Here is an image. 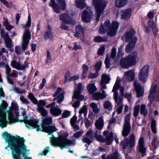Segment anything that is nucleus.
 <instances>
[{
	"label": "nucleus",
	"instance_id": "obj_1",
	"mask_svg": "<svg viewBox=\"0 0 159 159\" xmlns=\"http://www.w3.org/2000/svg\"><path fill=\"white\" fill-rule=\"evenodd\" d=\"M2 136L7 143L8 147H9L11 150L12 155L16 153L14 151L16 148L19 149L20 151L21 152L22 149L25 148L26 152H25L24 155H22L24 157L25 156L26 152L29 151V149L27 150V146L25 143V140L23 137H20L18 135L16 137L13 135H11L7 131L4 132L2 134Z\"/></svg>",
	"mask_w": 159,
	"mask_h": 159
},
{
	"label": "nucleus",
	"instance_id": "obj_2",
	"mask_svg": "<svg viewBox=\"0 0 159 159\" xmlns=\"http://www.w3.org/2000/svg\"><path fill=\"white\" fill-rule=\"evenodd\" d=\"M120 78L117 77L112 90L114 92L113 98L116 103L117 111L119 114L122 111L123 105L121 102L124 96V88L120 86Z\"/></svg>",
	"mask_w": 159,
	"mask_h": 159
},
{
	"label": "nucleus",
	"instance_id": "obj_3",
	"mask_svg": "<svg viewBox=\"0 0 159 159\" xmlns=\"http://www.w3.org/2000/svg\"><path fill=\"white\" fill-rule=\"evenodd\" d=\"M68 134L65 133L64 136L59 135L57 137L53 136L50 138V141L52 144L54 146H58L62 149L64 148H67L69 146H72L75 144V141H73L69 140L66 138L67 137Z\"/></svg>",
	"mask_w": 159,
	"mask_h": 159
},
{
	"label": "nucleus",
	"instance_id": "obj_4",
	"mask_svg": "<svg viewBox=\"0 0 159 159\" xmlns=\"http://www.w3.org/2000/svg\"><path fill=\"white\" fill-rule=\"evenodd\" d=\"M109 20L105 21L104 24L101 25L99 29L100 34H104L108 31L107 34L111 36H114L116 34L119 23L117 21L113 22L111 25Z\"/></svg>",
	"mask_w": 159,
	"mask_h": 159
},
{
	"label": "nucleus",
	"instance_id": "obj_5",
	"mask_svg": "<svg viewBox=\"0 0 159 159\" xmlns=\"http://www.w3.org/2000/svg\"><path fill=\"white\" fill-rule=\"evenodd\" d=\"M139 60L138 54L135 52H133L126 57L122 58L120 61V65L122 67L128 69L135 65Z\"/></svg>",
	"mask_w": 159,
	"mask_h": 159
},
{
	"label": "nucleus",
	"instance_id": "obj_6",
	"mask_svg": "<svg viewBox=\"0 0 159 159\" xmlns=\"http://www.w3.org/2000/svg\"><path fill=\"white\" fill-rule=\"evenodd\" d=\"M52 122V119L50 117H47L43 119L42 127V130L50 134L52 133L56 132L57 129L54 125L50 126L49 125Z\"/></svg>",
	"mask_w": 159,
	"mask_h": 159
},
{
	"label": "nucleus",
	"instance_id": "obj_7",
	"mask_svg": "<svg viewBox=\"0 0 159 159\" xmlns=\"http://www.w3.org/2000/svg\"><path fill=\"white\" fill-rule=\"evenodd\" d=\"M93 3L96 11V19L98 20L102 11L106 6V3L103 0H94Z\"/></svg>",
	"mask_w": 159,
	"mask_h": 159
},
{
	"label": "nucleus",
	"instance_id": "obj_8",
	"mask_svg": "<svg viewBox=\"0 0 159 159\" xmlns=\"http://www.w3.org/2000/svg\"><path fill=\"white\" fill-rule=\"evenodd\" d=\"M59 6L55 3L54 0H51L49 5L52 7L54 11L57 13H59L61 10H64L66 7V4L64 0H56Z\"/></svg>",
	"mask_w": 159,
	"mask_h": 159
},
{
	"label": "nucleus",
	"instance_id": "obj_9",
	"mask_svg": "<svg viewBox=\"0 0 159 159\" xmlns=\"http://www.w3.org/2000/svg\"><path fill=\"white\" fill-rule=\"evenodd\" d=\"M31 39V35L29 30H25L23 35L22 42L21 44L23 51H25Z\"/></svg>",
	"mask_w": 159,
	"mask_h": 159
},
{
	"label": "nucleus",
	"instance_id": "obj_10",
	"mask_svg": "<svg viewBox=\"0 0 159 159\" xmlns=\"http://www.w3.org/2000/svg\"><path fill=\"white\" fill-rule=\"evenodd\" d=\"M149 67L147 65L144 66L140 70L138 75L139 80L144 82L148 79L149 75Z\"/></svg>",
	"mask_w": 159,
	"mask_h": 159
},
{
	"label": "nucleus",
	"instance_id": "obj_11",
	"mask_svg": "<svg viewBox=\"0 0 159 159\" xmlns=\"http://www.w3.org/2000/svg\"><path fill=\"white\" fill-rule=\"evenodd\" d=\"M84 88V86L81 83H79L75 86V90L73 98H75L78 100H82L84 99V96L80 94V93L83 91Z\"/></svg>",
	"mask_w": 159,
	"mask_h": 159
},
{
	"label": "nucleus",
	"instance_id": "obj_12",
	"mask_svg": "<svg viewBox=\"0 0 159 159\" xmlns=\"http://www.w3.org/2000/svg\"><path fill=\"white\" fill-rule=\"evenodd\" d=\"M130 116V114H128L125 117V122L122 132V134L124 137L127 136L130 132V126L129 121Z\"/></svg>",
	"mask_w": 159,
	"mask_h": 159
},
{
	"label": "nucleus",
	"instance_id": "obj_13",
	"mask_svg": "<svg viewBox=\"0 0 159 159\" xmlns=\"http://www.w3.org/2000/svg\"><path fill=\"white\" fill-rule=\"evenodd\" d=\"M159 95V85L158 84H153L150 91V95L148 98L151 104L152 103L154 98Z\"/></svg>",
	"mask_w": 159,
	"mask_h": 159
},
{
	"label": "nucleus",
	"instance_id": "obj_14",
	"mask_svg": "<svg viewBox=\"0 0 159 159\" xmlns=\"http://www.w3.org/2000/svg\"><path fill=\"white\" fill-rule=\"evenodd\" d=\"M135 137L134 134H131L129 140L125 139L124 141L121 143V145L122 146V148L124 149H125L128 145L130 148L133 147L135 144Z\"/></svg>",
	"mask_w": 159,
	"mask_h": 159
},
{
	"label": "nucleus",
	"instance_id": "obj_15",
	"mask_svg": "<svg viewBox=\"0 0 159 159\" xmlns=\"http://www.w3.org/2000/svg\"><path fill=\"white\" fill-rule=\"evenodd\" d=\"M112 135L111 133H108L107 131H104V135L105 136V140L102 139V136L100 135H97L96 134H95V137L97 140L101 142H105L107 145L111 144V138L110 136Z\"/></svg>",
	"mask_w": 159,
	"mask_h": 159
},
{
	"label": "nucleus",
	"instance_id": "obj_16",
	"mask_svg": "<svg viewBox=\"0 0 159 159\" xmlns=\"http://www.w3.org/2000/svg\"><path fill=\"white\" fill-rule=\"evenodd\" d=\"M65 93V92L61 88H58L53 96L54 100H57V102L60 104L64 100Z\"/></svg>",
	"mask_w": 159,
	"mask_h": 159
},
{
	"label": "nucleus",
	"instance_id": "obj_17",
	"mask_svg": "<svg viewBox=\"0 0 159 159\" xmlns=\"http://www.w3.org/2000/svg\"><path fill=\"white\" fill-rule=\"evenodd\" d=\"M55 103L53 102L47 106V108H50V112L53 115L55 116H58L61 113V110L58 108L55 107Z\"/></svg>",
	"mask_w": 159,
	"mask_h": 159
},
{
	"label": "nucleus",
	"instance_id": "obj_18",
	"mask_svg": "<svg viewBox=\"0 0 159 159\" xmlns=\"http://www.w3.org/2000/svg\"><path fill=\"white\" fill-rule=\"evenodd\" d=\"M135 73L133 70H129L125 72L123 80L125 82H130L134 78Z\"/></svg>",
	"mask_w": 159,
	"mask_h": 159
},
{
	"label": "nucleus",
	"instance_id": "obj_19",
	"mask_svg": "<svg viewBox=\"0 0 159 159\" xmlns=\"http://www.w3.org/2000/svg\"><path fill=\"white\" fill-rule=\"evenodd\" d=\"M134 85L137 93V97L139 98L142 96L143 95L144 91L143 88L140 86L139 82L136 81H135L134 82Z\"/></svg>",
	"mask_w": 159,
	"mask_h": 159
},
{
	"label": "nucleus",
	"instance_id": "obj_20",
	"mask_svg": "<svg viewBox=\"0 0 159 159\" xmlns=\"http://www.w3.org/2000/svg\"><path fill=\"white\" fill-rule=\"evenodd\" d=\"M137 150L138 152L141 153L142 156L145 155L146 148L144 147L143 138L142 137H141L139 139Z\"/></svg>",
	"mask_w": 159,
	"mask_h": 159
},
{
	"label": "nucleus",
	"instance_id": "obj_21",
	"mask_svg": "<svg viewBox=\"0 0 159 159\" xmlns=\"http://www.w3.org/2000/svg\"><path fill=\"white\" fill-rule=\"evenodd\" d=\"M134 33L133 29H131L129 30L126 32L125 34L121 38V39L123 41L127 42L129 40H131L132 36Z\"/></svg>",
	"mask_w": 159,
	"mask_h": 159
},
{
	"label": "nucleus",
	"instance_id": "obj_22",
	"mask_svg": "<svg viewBox=\"0 0 159 159\" xmlns=\"http://www.w3.org/2000/svg\"><path fill=\"white\" fill-rule=\"evenodd\" d=\"M14 151L16 153L12 154L13 159H21V155H24L25 152H26L25 148L22 149L21 152L18 148H16Z\"/></svg>",
	"mask_w": 159,
	"mask_h": 159
},
{
	"label": "nucleus",
	"instance_id": "obj_23",
	"mask_svg": "<svg viewBox=\"0 0 159 159\" xmlns=\"http://www.w3.org/2000/svg\"><path fill=\"white\" fill-rule=\"evenodd\" d=\"M8 105L5 101H2V104L0 105V116H7V109Z\"/></svg>",
	"mask_w": 159,
	"mask_h": 159
},
{
	"label": "nucleus",
	"instance_id": "obj_24",
	"mask_svg": "<svg viewBox=\"0 0 159 159\" xmlns=\"http://www.w3.org/2000/svg\"><path fill=\"white\" fill-rule=\"evenodd\" d=\"M27 124L32 127V129H36L37 131H40V125L38 124L39 120L36 119H30Z\"/></svg>",
	"mask_w": 159,
	"mask_h": 159
},
{
	"label": "nucleus",
	"instance_id": "obj_25",
	"mask_svg": "<svg viewBox=\"0 0 159 159\" xmlns=\"http://www.w3.org/2000/svg\"><path fill=\"white\" fill-rule=\"evenodd\" d=\"M102 93L96 92L93 95V98L95 100H98L100 99H103L107 96V94L105 91L102 90Z\"/></svg>",
	"mask_w": 159,
	"mask_h": 159
},
{
	"label": "nucleus",
	"instance_id": "obj_26",
	"mask_svg": "<svg viewBox=\"0 0 159 159\" xmlns=\"http://www.w3.org/2000/svg\"><path fill=\"white\" fill-rule=\"evenodd\" d=\"M84 35V30L82 26L80 25L77 26L76 28L75 36L78 38H80L82 39Z\"/></svg>",
	"mask_w": 159,
	"mask_h": 159
},
{
	"label": "nucleus",
	"instance_id": "obj_27",
	"mask_svg": "<svg viewBox=\"0 0 159 159\" xmlns=\"http://www.w3.org/2000/svg\"><path fill=\"white\" fill-rule=\"evenodd\" d=\"M92 13L91 12L88 13L85 11L82 13V19L85 22H88L90 21L92 17Z\"/></svg>",
	"mask_w": 159,
	"mask_h": 159
},
{
	"label": "nucleus",
	"instance_id": "obj_28",
	"mask_svg": "<svg viewBox=\"0 0 159 159\" xmlns=\"http://www.w3.org/2000/svg\"><path fill=\"white\" fill-rule=\"evenodd\" d=\"M88 90L90 94H93L97 90L93 81L90 82L87 86Z\"/></svg>",
	"mask_w": 159,
	"mask_h": 159
},
{
	"label": "nucleus",
	"instance_id": "obj_29",
	"mask_svg": "<svg viewBox=\"0 0 159 159\" xmlns=\"http://www.w3.org/2000/svg\"><path fill=\"white\" fill-rule=\"evenodd\" d=\"M102 159H120V157L117 151H116L114 152L107 157H106L105 155L103 156Z\"/></svg>",
	"mask_w": 159,
	"mask_h": 159
},
{
	"label": "nucleus",
	"instance_id": "obj_30",
	"mask_svg": "<svg viewBox=\"0 0 159 159\" xmlns=\"http://www.w3.org/2000/svg\"><path fill=\"white\" fill-rule=\"evenodd\" d=\"M0 120L2 122L0 123V127L2 129L6 127L7 124H10L11 123V121L10 122L7 120V116H0Z\"/></svg>",
	"mask_w": 159,
	"mask_h": 159
},
{
	"label": "nucleus",
	"instance_id": "obj_31",
	"mask_svg": "<svg viewBox=\"0 0 159 159\" xmlns=\"http://www.w3.org/2000/svg\"><path fill=\"white\" fill-rule=\"evenodd\" d=\"M54 36L52 30L49 26H48L47 31L44 35V38L46 40L49 39L51 40L53 39Z\"/></svg>",
	"mask_w": 159,
	"mask_h": 159
},
{
	"label": "nucleus",
	"instance_id": "obj_32",
	"mask_svg": "<svg viewBox=\"0 0 159 159\" xmlns=\"http://www.w3.org/2000/svg\"><path fill=\"white\" fill-rule=\"evenodd\" d=\"M60 19L63 22L67 23H71L72 20L66 14H61L60 16Z\"/></svg>",
	"mask_w": 159,
	"mask_h": 159
},
{
	"label": "nucleus",
	"instance_id": "obj_33",
	"mask_svg": "<svg viewBox=\"0 0 159 159\" xmlns=\"http://www.w3.org/2000/svg\"><path fill=\"white\" fill-rule=\"evenodd\" d=\"M96 127L98 129H101L104 125V121L102 118L100 117L95 123Z\"/></svg>",
	"mask_w": 159,
	"mask_h": 159
},
{
	"label": "nucleus",
	"instance_id": "obj_34",
	"mask_svg": "<svg viewBox=\"0 0 159 159\" xmlns=\"http://www.w3.org/2000/svg\"><path fill=\"white\" fill-rule=\"evenodd\" d=\"M131 10L128 9L122 11V18L126 20L129 18L131 16Z\"/></svg>",
	"mask_w": 159,
	"mask_h": 159
},
{
	"label": "nucleus",
	"instance_id": "obj_35",
	"mask_svg": "<svg viewBox=\"0 0 159 159\" xmlns=\"http://www.w3.org/2000/svg\"><path fill=\"white\" fill-rule=\"evenodd\" d=\"M79 117H81L82 114H83L84 117H86L88 113V108L87 106H83L81 107L79 111Z\"/></svg>",
	"mask_w": 159,
	"mask_h": 159
},
{
	"label": "nucleus",
	"instance_id": "obj_36",
	"mask_svg": "<svg viewBox=\"0 0 159 159\" xmlns=\"http://www.w3.org/2000/svg\"><path fill=\"white\" fill-rule=\"evenodd\" d=\"M5 43L6 44V47L9 48H11L12 46L11 40L7 34L5 35Z\"/></svg>",
	"mask_w": 159,
	"mask_h": 159
},
{
	"label": "nucleus",
	"instance_id": "obj_37",
	"mask_svg": "<svg viewBox=\"0 0 159 159\" xmlns=\"http://www.w3.org/2000/svg\"><path fill=\"white\" fill-rule=\"evenodd\" d=\"M110 80L109 75L103 74L102 75L101 82L104 83L105 84H106L109 83Z\"/></svg>",
	"mask_w": 159,
	"mask_h": 159
},
{
	"label": "nucleus",
	"instance_id": "obj_38",
	"mask_svg": "<svg viewBox=\"0 0 159 159\" xmlns=\"http://www.w3.org/2000/svg\"><path fill=\"white\" fill-rule=\"evenodd\" d=\"M85 0H76L75 4L77 8L82 9L85 7L86 4L84 1Z\"/></svg>",
	"mask_w": 159,
	"mask_h": 159
},
{
	"label": "nucleus",
	"instance_id": "obj_39",
	"mask_svg": "<svg viewBox=\"0 0 159 159\" xmlns=\"http://www.w3.org/2000/svg\"><path fill=\"white\" fill-rule=\"evenodd\" d=\"M148 25L153 30V34L155 36H156L157 35L158 32L156 28V25L154 22L151 21H149L148 22Z\"/></svg>",
	"mask_w": 159,
	"mask_h": 159
},
{
	"label": "nucleus",
	"instance_id": "obj_40",
	"mask_svg": "<svg viewBox=\"0 0 159 159\" xmlns=\"http://www.w3.org/2000/svg\"><path fill=\"white\" fill-rule=\"evenodd\" d=\"M127 0H116V5L118 7L124 6L127 2Z\"/></svg>",
	"mask_w": 159,
	"mask_h": 159
},
{
	"label": "nucleus",
	"instance_id": "obj_41",
	"mask_svg": "<svg viewBox=\"0 0 159 159\" xmlns=\"http://www.w3.org/2000/svg\"><path fill=\"white\" fill-rule=\"evenodd\" d=\"M90 106L94 113H97L99 112L100 109L98 107L97 104L94 102H92Z\"/></svg>",
	"mask_w": 159,
	"mask_h": 159
},
{
	"label": "nucleus",
	"instance_id": "obj_42",
	"mask_svg": "<svg viewBox=\"0 0 159 159\" xmlns=\"http://www.w3.org/2000/svg\"><path fill=\"white\" fill-rule=\"evenodd\" d=\"M134 47V43L133 42H130L126 46L125 50L127 52L129 53L133 49Z\"/></svg>",
	"mask_w": 159,
	"mask_h": 159
},
{
	"label": "nucleus",
	"instance_id": "obj_43",
	"mask_svg": "<svg viewBox=\"0 0 159 159\" xmlns=\"http://www.w3.org/2000/svg\"><path fill=\"white\" fill-rule=\"evenodd\" d=\"M104 107L105 109H107L109 111L112 110V106L111 102L109 101L105 102L104 104Z\"/></svg>",
	"mask_w": 159,
	"mask_h": 159
},
{
	"label": "nucleus",
	"instance_id": "obj_44",
	"mask_svg": "<svg viewBox=\"0 0 159 159\" xmlns=\"http://www.w3.org/2000/svg\"><path fill=\"white\" fill-rule=\"evenodd\" d=\"M25 64L21 65L20 63V66H18V70H23L25 69L28 66V61H25Z\"/></svg>",
	"mask_w": 159,
	"mask_h": 159
},
{
	"label": "nucleus",
	"instance_id": "obj_45",
	"mask_svg": "<svg viewBox=\"0 0 159 159\" xmlns=\"http://www.w3.org/2000/svg\"><path fill=\"white\" fill-rule=\"evenodd\" d=\"M156 126V121L153 120L152 121L151 124V129L152 132L154 133L155 134L157 132Z\"/></svg>",
	"mask_w": 159,
	"mask_h": 159
},
{
	"label": "nucleus",
	"instance_id": "obj_46",
	"mask_svg": "<svg viewBox=\"0 0 159 159\" xmlns=\"http://www.w3.org/2000/svg\"><path fill=\"white\" fill-rule=\"evenodd\" d=\"M32 102L34 104H37V111L40 113V100L38 102L37 99L34 97L31 100Z\"/></svg>",
	"mask_w": 159,
	"mask_h": 159
},
{
	"label": "nucleus",
	"instance_id": "obj_47",
	"mask_svg": "<svg viewBox=\"0 0 159 159\" xmlns=\"http://www.w3.org/2000/svg\"><path fill=\"white\" fill-rule=\"evenodd\" d=\"M11 65L13 68L18 70V66H20V63L18 62L16 60H13L11 62Z\"/></svg>",
	"mask_w": 159,
	"mask_h": 159
},
{
	"label": "nucleus",
	"instance_id": "obj_48",
	"mask_svg": "<svg viewBox=\"0 0 159 159\" xmlns=\"http://www.w3.org/2000/svg\"><path fill=\"white\" fill-rule=\"evenodd\" d=\"M140 113L145 116L147 113V111L145 108V106L144 105H142L140 107Z\"/></svg>",
	"mask_w": 159,
	"mask_h": 159
},
{
	"label": "nucleus",
	"instance_id": "obj_49",
	"mask_svg": "<svg viewBox=\"0 0 159 159\" xmlns=\"http://www.w3.org/2000/svg\"><path fill=\"white\" fill-rule=\"evenodd\" d=\"M110 59L109 58V55H107L105 61V63L107 68H108L110 67Z\"/></svg>",
	"mask_w": 159,
	"mask_h": 159
},
{
	"label": "nucleus",
	"instance_id": "obj_50",
	"mask_svg": "<svg viewBox=\"0 0 159 159\" xmlns=\"http://www.w3.org/2000/svg\"><path fill=\"white\" fill-rule=\"evenodd\" d=\"M94 40L96 42L99 43L101 42L105 41L106 40L105 39L102 38L101 37L97 36L94 38Z\"/></svg>",
	"mask_w": 159,
	"mask_h": 159
},
{
	"label": "nucleus",
	"instance_id": "obj_51",
	"mask_svg": "<svg viewBox=\"0 0 159 159\" xmlns=\"http://www.w3.org/2000/svg\"><path fill=\"white\" fill-rule=\"evenodd\" d=\"M31 18L30 16H29L28 17V19L26 24L25 25H24V24H23L22 25H24L23 26L24 28H26L28 27H30L31 25Z\"/></svg>",
	"mask_w": 159,
	"mask_h": 159
},
{
	"label": "nucleus",
	"instance_id": "obj_52",
	"mask_svg": "<svg viewBox=\"0 0 159 159\" xmlns=\"http://www.w3.org/2000/svg\"><path fill=\"white\" fill-rule=\"evenodd\" d=\"M9 114L8 119L11 121L14 119V116L13 114V111L12 110H9L8 111H7Z\"/></svg>",
	"mask_w": 159,
	"mask_h": 159
},
{
	"label": "nucleus",
	"instance_id": "obj_53",
	"mask_svg": "<svg viewBox=\"0 0 159 159\" xmlns=\"http://www.w3.org/2000/svg\"><path fill=\"white\" fill-rule=\"evenodd\" d=\"M123 47L122 46H121L119 48L117 56L119 57H122L124 55L123 52Z\"/></svg>",
	"mask_w": 159,
	"mask_h": 159
},
{
	"label": "nucleus",
	"instance_id": "obj_54",
	"mask_svg": "<svg viewBox=\"0 0 159 159\" xmlns=\"http://www.w3.org/2000/svg\"><path fill=\"white\" fill-rule=\"evenodd\" d=\"M159 144V141L157 138H155L153 140L152 143V146L154 148H156L158 146Z\"/></svg>",
	"mask_w": 159,
	"mask_h": 159
},
{
	"label": "nucleus",
	"instance_id": "obj_55",
	"mask_svg": "<svg viewBox=\"0 0 159 159\" xmlns=\"http://www.w3.org/2000/svg\"><path fill=\"white\" fill-rule=\"evenodd\" d=\"M20 100L23 103L26 104H28L30 103V102L28 99L23 96H21L20 97Z\"/></svg>",
	"mask_w": 159,
	"mask_h": 159
},
{
	"label": "nucleus",
	"instance_id": "obj_56",
	"mask_svg": "<svg viewBox=\"0 0 159 159\" xmlns=\"http://www.w3.org/2000/svg\"><path fill=\"white\" fill-rule=\"evenodd\" d=\"M139 105H138L135 107L134 108V116L135 117H137L139 114Z\"/></svg>",
	"mask_w": 159,
	"mask_h": 159
},
{
	"label": "nucleus",
	"instance_id": "obj_57",
	"mask_svg": "<svg viewBox=\"0 0 159 159\" xmlns=\"http://www.w3.org/2000/svg\"><path fill=\"white\" fill-rule=\"evenodd\" d=\"M40 113L41 115L43 116H46L48 114V112L43 107H40Z\"/></svg>",
	"mask_w": 159,
	"mask_h": 159
},
{
	"label": "nucleus",
	"instance_id": "obj_58",
	"mask_svg": "<svg viewBox=\"0 0 159 159\" xmlns=\"http://www.w3.org/2000/svg\"><path fill=\"white\" fill-rule=\"evenodd\" d=\"M83 133V131L82 130L77 132L73 134V137L75 138H78L80 137Z\"/></svg>",
	"mask_w": 159,
	"mask_h": 159
},
{
	"label": "nucleus",
	"instance_id": "obj_59",
	"mask_svg": "<svg viewBox=\"0 0 159 159\" xmlns=\"http://www.w3.org/2000/svg\"><path fill=\"white\" fill-rule=\"evenodd\" d=\"M102 64V62L99 61L97 62L95 66V68L96 71H98L100 69Z\"/></svg>",
	"mask_w": 159,
	"mask_h": 159
},
{
	"label": "nucleus",
	"instance_id": "obj_60",
	"mask_svg": "<svg viewBox=\"0 0 159 159\" xmlns=\"http://www.w3.org/2000/svg\"><path fill=\"white\" fill-rule=\"evenodd\" d=\"M12 110L15 111H17L18 108L17 104L16 102H12L11 103Z\"/></svg>",
	"mask_w": 159,
	"mask_h": 159
},
{
	"label": "nucleus",
	"instance_id": "obj_61",
	"mask_svg": "<svg viewBox=\"0 0 159 159\" xmlns=\"http://www.w3.org/2000/svg\"><path fill=\"white\" fill-rule=\"evenodd\" d=\"M105 50V47L102 46L100 48L98 52V55H102L104 53Z\"/></svg>",
	"mask_w": 159,
	"mask_h": 159
},
{
	"label": "nucleus",
	"instance_id": "obj_62",
	"mask_svg": "<svg viewBox=\"0 0 159 159\" xmlns=\"http://www.w3.org/2000/svg\"><path fill=\"white\" fill-rule=\"evenodd\" d=\"M70 115V112L67 110L65 111L62 114V118H67Z\"/></svg>",
	"mask_w": 159,
	"mask_h": 159
},
{
	"label": "nucleus",
	"instance_id": "obj_63",
	"mask_svg": "<svg viewBox=\"0 0 159 159\" xmlns=\"http://www.w3.org/2000/svg\"><path fill=\"white\" fill-rule=\"evenodd\" d=\"M70 75L69 71H67L65 74V80H64V82L66 83L69 81V79L70 78Z\"/></svg>",
	"mask_w": 159,
	"mask_h": 159
},
{
	"label": "nucleus",
	"instance_id": "obj_64",
	"mask_svg": "<svg viewBox=\"0 0 159 159\" xmlns=\"http://www.w3.org/2000/svg\"><path fill=\"white\" fill-rule=\"evenodd\" d=\"M98 73L96 72L95 73H90L88 75V77L89 78L94 79L98 76Z\"/></svg>",
	"mask_w": 159,
	"mask_h": 159
}]
</instances>
